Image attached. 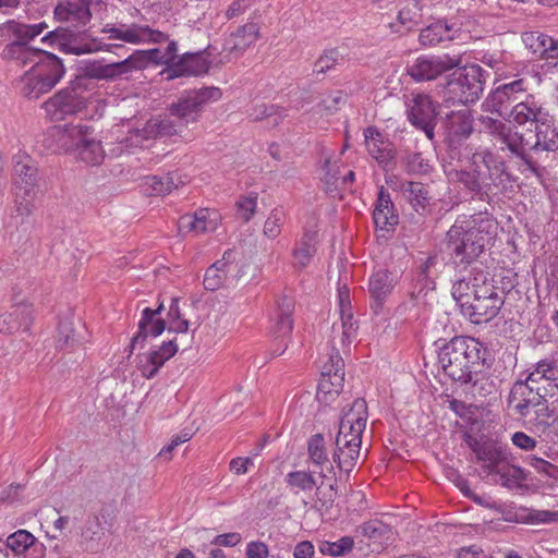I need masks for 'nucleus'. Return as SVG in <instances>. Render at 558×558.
Returning a JSON list of instances; mask_svg holds the SVG:
<instances>
[{"label":"nucleus","instance_id":"obj_1","mask_svg":"<svg viewBox=\"0 0 558 558\" xmlns=\"http://www.w3.org/2000/svg\"><path fill=\"white\" fill-rule=\"evenodd\" d=\"M447 155L451 160L468 159V168L457 171V181L472 197L492 204L512 189L514 181L505 159L488 148L473 149L465 142L474 131V118L468 108L452 110L441 119Z\"/></svg>","mask_w":558,"mask_h":558},{"label":"nucleus","instance_id":"obj_2","mask_svg":"<svg viewBox=\"0 0 558 558\" xmlns=\"http://www.w3.org/2000/svg\"><path fill=\"white\" fill-rule=\"evenodd\" d=\"M511 122L523 133L524 157H519L522 173L530 172L542 179L546 173L542 156H551L558 150V128L554 116L533 95L517 102L510 112Z\"/></svg>","mask_w":558,"mask_h":558},{"label":"nucleus","instance_id":"obj_3","mask_svg":"<svg viewBox=\"0 0 558 558\" xmlns=\"http://www.w3.org/2000/svg\"><path fill=\"white\" fill-rule=\"evenodd\" d=\"M489 219L480 215L460 216L446 233L445 250L456 267L466 268L472 265L489 241Z\"/></svg>","mask_w":558,"mask_h":558},{"label":"nucleus","instance_id":"obj_4","mask_svg":"<svg viewBox=\"0 0 558 558\" xmlns=\"http://www.w3.org/2000/svg\"><path fill=\"white\" fill-rule=\"evenodd\" d=\"M486 349L475 338L456 336L438 347V364L446 376L460 385H466L482 373Z\"/></svg>","mask_w":558,"mask_h":558},{"label":"nucleus","instance_id":"obj_5","mask_svg":"<svg viewBox=\"0 0 558 558\" xmlns=\"http://www.w3.org/2000/svg\"><path fill=\"white\" fill-rule=\"evenodd\" d=\"M487 71L476 63L456 66L442 88L446 104L469 105L476 102L484 92Z\"/></svg>","mask_w":558,"mask_h":558},{"label":"nucleus","instance_id":"obj_6","mask_svg":"<svg viewBox=\"0 0 558 558\" xmlns=\"http://www.w3.org/2000/svg\"><path fill=\"white\" fill-rule=\"evenodd\" d=\"M163 310V304L160 303L156 310L146 307L142 311V316L138 322V330L131 338L129 345V356L133 353L136 347L143 348L148 337L156 338L160 336L166 329L168 332L186 333L190 327V322L185 318H179L175 323L168 324L163 318L157 317Z\"/></svg>","mask_w":558,"mask_h":558},{"label":"nucleus","instance_id":"obj_7","mask_svg":"<svg viewBox=\"0 0 558 558\" xmlns=\"http://www.w3.org/2000/svg\"><path fill=\"white\" fill-rule=\"evenodd\" d=\"M87 92L84 86H81V80H74L69 86L46 100L43 108L52 121L64 120L87 108L88 97L85 95Z\"/></svg>","mask_w":558,"mask_h":558},{"label":"nucleus","instance_id":"obj_8","mask_svg":"<svg viewBox=\"0 0 558 558\" xmlns=\"http://www.w3.org/2000/svg\"><path fill=\"white\" fill-rule=\"evenodd\" d=\"M504 303L505 296L496 287L483 283L474 289L473 298L462 314L473 324L488 323L499 314Z\"/></svg>","mask_w":558,"mask_h":558},{"label":"nucleus","instance_id":"obj_9","mask_svg":"<svg viewBox=\"0 0 558 558\" xmlns=\"http://www.w3.org/2000/svg\"><path fill=\"white\" fill-rule=\"evenodd\" d=\"M529 81L519 75L513 77H505L492 92L488 94L485 104L492 112L499 114L500 117L508 116L515 106L512 104L523 97L527 96Z\"/></svg>","mask_w":558,"mask_h":558},{"label":"nucleus","instance_id":"obj_10","mask_svg":"<svg viewBox=\"0 0 558 558\" xmlns=\"http://www.w3.org/2000/svg\"><path fill=\"white\" fill-rule=\"evenodd\" d=\"M221 96V90L214 86L194 89L181 96L177 102L171 104L169 112L177 117L182 125H187L198 120L206 104L218 101Z\"/></svg>","mask_w":558,"mask_h":558},{"label":"nucleus","instance_id":"obj_11","mask_svg":"<svg viewBox=\"0 0 558 558\" xmlns=\"http://www.w3.org/2000/svg\"><path fill=\"white\" fill-rule=\"evenodd\" d=\"M461 63L460 57L445 54H423L407 66V74L417 83L438 78Z\"/></svg>","mask_w":558,"mask_h":558},{"label":"nucleus","instance_id":"obj_12","mask_svg":"<svg viewBox=\"0 0 558 558\" xmlns=\"http://www.w3.org/2000/svg\"><path fill=\"white\" fill-rule=\"evenodd\" d=\"M89 125L68 123L48 128L41 138V145L53 154L69 153L82 142V132H88Z\"/></svg>","mask_w":558,"mask_h":558},{"label":"nucleus","instance_id":"obj_13","mask_svg":"<svg viewBox=\"0 0 558 558\" xmlns=\"http://www.w3.org/2000/svg\"><path fill=\"white\" fill-rule=\"evenodd\" d=\"M401 275L396 269H389L384 267L375 268L367 283V291L369 294V308L378 315L392 294L396 286L398 284Z\"/></svg>","mask_w":558,"mask_h":558},{"label":"nucleus","instance_id":"obj_14","mask_svg":"<svg viewBox=\"0 0 558 558\" xmlns=\"http://www.w3.org/2000/svg\"><path fill=\"white\" fill-rule=\"evenodd\" d=\"M438 104L426 94H417L413 97L408 109V119L413 126L425 133L430 141L435 137L437 124Z\"/></svg>","mask_w":558,"mask_h":558},{"label":"nucleus","instance_id":"obj_15","mask_svg":"<svg viewBox=\"0 0 558 558\" xmlns=\"http://www.w3.org/2000/svg\"><path fill=\"white\" fill-rule=\"evenodd\" d=\"M482 125L485 131L500 142L509 153L519 160V157H524V142L523 132H519L517 126L511 122L485 117L482 119Z\"/></svg>","mask_w":558,"mask_h":558},{"label":"nucleus","instance_id":"obj_16","mask_svg":"<svg viewBox=\"0 0 558 558\" xmlns=\"http://www.w3.org/2000/svg\"><path fill=\"white\" fill-rule=\"evenodd\" d=\"M362 436L338 432L335 439L332 460L340 472L347 475L356 465L361 453Z\"/></svg>","mask_w":558,"mask_h":558},{"label":"nucleus","instance_id":"obj_17","mask_svg":"<svg viewBox=\"0 0 558 558\" xmlns=\"http://www.w3.org/2000/svg\"><path fill=\"white\" fill-rule=\"evenodd\" d=\"M464 441L475 453L476 459L485 462L483 468L488 474L504 464L508 459L507 449L493 440L480 441L470 434H464Z\"/></svg>","mask_w":558,"mask_h":558},{"label":"nucleus","instance_id":"obj_18","mask_svg":"<svg viewBox=\"0 0 558 558\" xmlns=\"http://www.w3.org/2000/svg\"><path fill=\"white\" fill-rule=\"evenodd\" d=\"M364 138L368 154L378 166L385 171L392 169L396 159L393 144L385 140L376 126H367L364 130Z\"/></svg>","mask_w":558,"mask_h":558},{"label":"nucleus","instance_id":"obj_19","mask_svg":"<svg viewBox=\"0 0 558 558\" xmlns=\"http://www.w3.org/2000/svg\"><path fill=\"white\" fill-rule=\"evenodd\" d=\"M372 216L375 228L380 231L393 232L399 223V215L390 193L383 185L378 189Z\"/></svg>","mask_w":558,"mask_h":558},{"label":"nucleus","instance_id":"obj_20","mask_svg":"<svg viewBox=\"0 0 558 558\" xmlns=\"http://www.w3.org/2000/svg\"><path fill=\"white\" fill-rule=\"evenodd\" d=\"M179 350L177 339H171L162 342L156 349L141 356L138 362V369L143 377L150 379L157 375L160 367Z\"/></svg>","mask_w":558,"mask_h":558},{"label":"nucleus","instance_id":"obj_21","mask_svg":"<svg viewBox=\"0 0 558 558\" xmlns=\"http://www.w3.org/2000/svg\"><path fill=\"white\" fill-rule=\"evenodd\" d=\"M211 61L206 57V50L197 52H186L174 62L170 69H167L168 78L172 80L180 76H199L209 71Z\"/></svg>","mask_w":558,"mask_h":558},{"label":"nucleus","instance_id":"obj_22","mask_svg":"<svg viewBox=\"0 0 558 558\" xmlns=\"http://www.w3.org/2000/svg\"><path fill=\"white\" fill-rule=\"evenodd\" d=\"M128 64L129 62L125 60L109 64L101 61H89L80 69L81 73L75 80H81V86H84L85 80H114L128 73Z\"/></svg>","mask_w":558,"mask_h":558},{"label":"nucleus","instance_id":"obj_23","mask_svg":"<svg viewBox=\"0 0 558 558\" xmlns=\"http://www.w3.org/2000/svg\"><path fill=\"white\" fill-rule=\"evenodd\" d=\"M438 263L437 255H430L416 268L413 278L415 284L413 289L409 291V295L412 300L425 296L429 290L435 289Z\"/></svg>","mask_w":558,"mask_h":558},{"label":"nucleus","instance_id":"obj_24","mask_svg":"<svg viewBox=\"0 0 558 558\" xmlns=\"http://www.w3.org/2000/svg\"><path fill=\"white\" fill-rule=\"evenodd\" d=\"M399 191L410 206L421 216L430 210V192L426 184L414 181H402Z\"/></svg>","mask_w":558,"mask_h":558},{"label":"nucleus","instance_id":"obj_25","mask_svg":"<svg viewBox=\"0 0 558 558\" xmlns=\"http://www.w3.org/2000/svg\"><path fill=\"white\" fill-rule=\"evenodd\" d=\"M14 184L23 192V197L31 196L37 186L38 170L28 156H20L14 161Z\"/></svg>","mask_w":558,"mask_h":558},{"label":"nucleus","instance_id":"obj_26","mask_svg":"<svg viewBox=\"0 0 558 558\" xmlns=\"http://www.w3.org/2000/svg\"><path fill=\"white\" fill-rule=\"evenodd\" d=\"M367 418V403L364 399L357 398L353 401L350 409L343 413L338 432L362 436Z\"/></svg>","mask_w":558,"mask_h":558},{"label":"nucleus","instance_id":"obj_27","mask_svg":"<svg viewBox=\"0 0 558 558\" xmlns=\"http://www.w3.org/2000/svg\"><path fill=\"white\" fill-rule=\"evenodd\" d=\"M525 47L539 59H558V39L541 32H525L522 34Z\"/></svg>","mask_w":558,"mask_h":558},{"label":"nucleus","instance_id":"obj_28","mask_svg":"<svg viewBox=\"0 0 558 558\" xmlns=\"http://www.w3.org/2000/svg\"><path fill=\"white\" fill-rule=\"evenodd\" d=\"M32 305L26 303H15L13 311L0 316V332L13 333L23 329L28 331L33 319Z\"/></svg>","mask_w":558,"mask_h":558},{"label":"nucleus","instance_id":"obj_29","mask_svg":"<svg viewBox=\"0 0 558 558\" xmlns=\"http://www.w3.org/2000/svg\"><path fill=\"white\" fill-rule=\"evenodd\" d=\"M32 69L52 88L61 81L65 73L62 60L48 51L41 53V58L36 61V66H32Z\"/></svg>","mask_w":558,"mask_h":558},{"label":"nucleus","instance_id":"obj_30","mask_svg":"<svg viewBox=\"0 0 558 558\" xmlns=\"http://www.w3.org/2000/svg\"><path fill=\"white\" fill-rule=\"evenodd\" d=\"M177 124L169 118L162 119H150L148 120L143 129H136L131 132L132 138L141 143L143 141L151 138L168 137L177 134Z\"/></svg>","mask_w":558,"mask_h":558},{"label":"nucleus","instance_id":"obj_31","mask_svg":"<svg viewBox=\"0 0 558 558\" xmlns=\"http://www.w3.org/2000/svg\"><path fill=\"white\" fill-rule=\"evenodd\" d=\"M293 311L294 301L292 298L282 295L277 300L278 317L272 329V333L276 340H289L293 330Z\"/></svg>","mask_w":558,"mask_h":558},{"label":"nucleus","instance_id":"obj_32","mask_svg":"<svg viewBox=\"0 0 558 558\" xmlns=\"http://www.w3.org/2000/svg\"><path fill=\"white\" fill-rule=\"evenodd\" d=\"M5 547L11 549L15 555H26L29 551L44 555V544L38 542L36 537L26 530H17L7 537Z\"/></svg>","mask_w":558,"mask_h":558},{"label":"nucleus","instance_id":"obj_33","mask_svg":"<svg viewBox=\"0 0 558 558\" xmlns=\"http://www.w3.org/2000/svg\"><path fill=\"white\" fill-rule=\"evenodd\" d=\"M93 129L89 126L88 132H82V142L77 143L73 151L80 160L87 165H99L105 157L101 143L90 137Z\"/></svg>","mask_w":558,"mask_h":558},{"label":"nucleus","instance_id":"obj_34","mask_svg":"<svg viewBox=\"0 0 558 558\" xmlns=\"http://www.w3.org/2000/svg\"><path fill=\"white\" fill-rule=\"evenodd\" d=\"M454 33L453 24H449L447 20H438L421 31L418 41L425 47L436 46L444 40H452Z\"/></svg>","mask_w":558,"mask_h":558},{"label":"nucleus","instance_id":"obj_35","mask_svg":"<svg viewBox=\"0 0 558 558\" xmlns=\"http://www.w3.org/2000/svg\"><path fill=\"white\" fill-rule=\"evenodd\" d=\"M183 181L177 172H169L162 175H148L144 179L145 192L149 196H165L173 189H177Z\"/></svg>","mask_w":558,"mask_h":558},{"label":"nucleus","instance_id":"obj_36","mask_svg":"<svg viewBox=\"0 0 558 558\" xmlns=\"http://www.w3.org/2000/svg\"><path fill=\"white\" fill-rule=\"evenodd\" d=\"M209 209L199 208L194 214H185L178 221V230L180 234L205 233L210 229Z\"/></svg>","mask_w":558,"mask_h":558},{"label":"nucleus","instance_id":"obj_37","mask_svg":"<svg viewBox=\"0 0 558 558\" xmlns=\"http://www.w3.org/2000/svg\"><path fill=\"white\" fill-rule=\"evenodd\" d=\"M534 388V384L525 379L515 381L510 390L508 398L509 405L513 407L514 412L520 417L524 418L527 416V402L532 397L531 395Z\"/></svg>","mask_w":558,"mask_h":558},{"label":"nucleus","instance_id":"obj_38","mask_svg":"<svg viewBox=\"0 0 558 558\" xmlns=\"http://www.w3.org/2000/svg\"><path fill=\"white\" fill-rule=\"evenodd\" d=\"M307 451L310 461L317 468H319V474L322 477H327L325 473V469L329 472H332L333 466L329 462L326 447H325V438L322 434L313 435L307 441Z\"/></svg>","mask_w":558,"mask_h":558},{"label":"nucleus","instance_id":"obj_39","mask_svg":"<svg viewBox=\"0 0 558 558\" xmlns=\"http://www.w3.org/2000/svg\"><path fill=\"white\" fill-rule=\"evenodd\" d=\"M496 484H500L509 489L521 487V483L526 480V472L517 465L501 464L489 473Z\"/></svg>","mask_w":558,"mask_h":558},{"label":"nucleus","instance_id":"obj_40","mask_svg":"<svg viewBox=\"0 0 558 558\" xmlns=\"http://www.w3.org/2000/svg\"><path fill=\"white\" fill-rule=\"evenodd\" d=\"M317 232L306 230L293 250L294 266L306 267L317 251Z\"/></svg>","mask_w":558,"mask_h":558},{"label":"nucleus","instance_id":"obj_41","mask_svg":"<svg viewBox=\"0 0 558 558\" xmlns=\"http://www.w3.org/2000/svg\"><path fill=\"white\" fill-rule=\"evenodd\" d=\"M17 88L19 93L28 99H37L52 89L32 68L21 77Z\"/></svg>","mask_w":558,"mask_h":558},{"label":"nucleus","instance_id":"obj_42","mask_svg":"<svg viewBox=\"0 0 558 558\" xmlns=\"http://www.w3.org/2000/svg\"><path fill=\"white\" fill-rule=\"evenodd\" d=\"M54 14L60 20L76 22L78 25H85L89 22L92 13L89 10V0L80 2H68L65 7L58 5Z\"/></svg>","mask_w":558,"mask_h":558},{"label":"nucleus","instance_id":"obj_43","mask_svg":"<svg viewBox=\"0 0 558 558\" xmlns=\"http://www.w3.org/2000/svg\"><path fill=\"white\" fill-rule=\"evenodd\" d=\"M507 521L532 524L558 522V511L520 508L513 515H509Z\"/></svg>","mask_w":558,"mask_h":558},{"label":"nucleus","instance_id":"obj_44","mask_svg":"<svg viewBox=\"0 0 558 558\" xmlns=\"http://www.w3.org/2000/svg\"><path fill=\"white\" fill-rule=\"evenodd\" d=\"M104 534L105 533L99 517L95 513L89 514L81 533L82 538L87 544V549L90 551H98L99 541Z\"/></svg>","mask_w":558,"mask_h":558},{"label":"nucleus","instance_id":"obj_45","mask_svg":"<svg viewBox=\"0 0 558 558\" xmlns=\"http://www.w3.org/2000/svg\"><path fill=\"white\" fill-rule=\"evenodd\" d=\"M129 62L128 72L132 70H140L147 65L149 62L155 63H165L168 62L167 58H165L163 52L158 49H149V50H136L133 54L124 59Z\"/></svg>","mask_w":558,"mask_h":558},{"label":"nucleus","instance_id":"obj_46","mask_svg":"<svg viewBox=\"0 0 558 558\" xmlns=\"http://www.w3.org/2000/svg\"><path fill=\"white\" fill-rule=\"evenodd\" d=\"M360 532L363 536L373 542L385 543L391 539L392 529L389 524L378 519H373L360 525Z\"/></svg>","mask_w":558,"mask_h":558},{"label":"nucleus","instance_id":"obj_47","mask_svg":"<svg viewBox=\"0 0 558 558\" xmlns=\"http://www.w3.org/2000/svg\"><path fill=\"white\" fill-rule=\"evenodd\" d=\"M8 28L16 37V40L28 45L32 39L43 34L44 31L48 28V25L46 22L24 24L16 21H9Z\"/></svg>","mask_w":558,"mask_h":558},{"label":"nucleus","instance_id":"obj_48","mask_svg":"<svg viewBox=\"0 0 558 558\" xmlns=\"http://www.w3.org/2000/svg\"><path fill=\"white\" fill-rule=\"evenodd\" d=\"M148 31V27H142L136 24L122 28L117 26H106L102 33L108 34L109 39H119L129 44H140L144 40L142 33Z\"/></svg>","mask_w":558,"mask_h":558},{"label":"nucleus","instance_id":"obj_49","mask_svg":"<svg viewBox=\"0 0 558 558\" xmlns=\"http://www.w3.org/2000/svg\"><path fill=\"white\" fill-rule=\"evenodd\" d=\"M527 381L531 384L539 385L542 381H547L549 379H558V366L554 361L550 360H541L534 365L533 371H531L526 377Z\"/></svg>","mask_w":558,"mask_h":558},{"label":"nucleus","instance_id":"obj_50","mask_svg":"<svg viewBox=\"0 0 558 558\" xmlns=\"http://www.w3.org/2000/svg\"><path fill=\"white\" fill-rule=\"evenodd\" d=\"M344 373H333L331 377H320L317 386V398L320 401H328V397L338 396L343 388Z\"/></svg>","mask_w":558,"mask_h":558},{"label":"nucleus","instance_id":"obj_51","mask_svg":"<svg viewBox=\"0 0 558 558\" xmlns=\"http://www.w3.org/2000/svg\"><path fill=\"white\" fill-rule=\"evenodd\" d=\"M344 60L338 48H330L324 50L314 63L313 72L316 74H325L335 69Z\"/></svg>","mask_w":558,"mask_h":558},{"label":"nucleus","instance_id":"obj_52","mask_svg":"<svg viewBox=\"0 0 558 558\" xmlns=\"http://www.w3.org/2000/svg\"><path fill=\"white\" fill-rule=\"evenodd\" d=\"M477 287L481 286L475 283L471 284L465 280V278L459 279L453 283L451 294L460 306L461 313L471 302L474 294V289H477Z\"/></svg>","mask_w":558,"mask_h":558},{"label":"nucleus","instance_id":"obj_53","mask_svg":"<svg viewBox=\"0 0 558 558\" xmlns=\"http://www.w3.org/2000/svg\"><path fill=\"white\" fill-rule=\"evenodd\" d=\"M402 167L408 174H426L429 171V165L422 153H408L402 158Z\"/></svg>","mask_w":558,"mask_h":558},{"label":"nucleus","instance_id":"obj_54","mask_svg":"<svg viewBox=\"0 0 558 558\" xmlns=\"http://www.w3.org/2000/svg\"><path fill=\"white\" fill-rule=\"evenodd\" d=\"M354 546V541L351 536H343L336 542H324L319 550L323 555L331 557H341L350 553Z\"/></svg>","mask_w":558,"mask_h":558},{"label":"nucleus","instance_id":"obj_55","mask_svg":"<svg viewBox=\"0 0 558 558\" xmlns=\"http://www.w3.org/2000/svg\"><path fill=\"white\" fill-rule=\"evenodd\" d=\"M78 343L80 341L76 338L72 322H60L58 326L57 347L61 350L73 349Z\"/></svg>","mask_w":558,"mask_h":558},{"label":"nucleus","instance_id":"obj_56","mask_svg":"<svg viewBox=\"0 0 558 558\" xmlns=\"http://www.w3.org/2000/svg\"><path fill=\"white\" fill-rule=\"evenodd\" d=\"M286 483L290 487L299 488L303 492H310L316 486V480L313 474L305 471H293L286 475Z\"/></svg>","mask_w":558,"mask_h":558},{"label":"nucleus","instance_id":"obj_57","mask_svg":"<svg viewBox=\"0 0 558 558\" xmlns=\"http://www.w3.org/2000/svg\"><path fill=\"white\" fill-rule=\"evenodd\" d=\"M229 272V269H223L218 264L210 265L205 272L203 284L207 291L218 290L223 282L225 276Z\"/></svg>","mask_w":558,"mask_h":558},{"label":"nucleus","instance_id":"obj_58","mask_svg":"<svg viewBox=\"0 0 558 558\" xmlns=\"http://www.w3.org/2000/svg\"><path fill=\"white\" fill-rule=\"evenodd\" d=\"M74 32L69 28L58 27L53 31L48 32L43 38L41 41L50 47H54L58 50L61 48L62 43H68L70 37Z\"/></svg>","mask_w":558,"mask_h":558},{"label":"nucleus","instance_id":"obj_59","mask_svg":"<svg viewBox=\"0 0 558 558\" xmlns=\"http://www.w3.org/2000/svg\"><path fill=\"white\" fill-rule=\"evenodd\" d=\"M74 32L69 28L58 27L53 31L48 32L43 38L41 41L50 47H54L58 50L61 48L62 43H68L70 37Z\"/></svg>","mask_w":558,"mask_h":558},{"label":"nucleus","instance_id":"obj_60","mask_svg":"<svg viewBox=\"0 0 558 558\" xmlns=\"http://www.w3.org/2000/svg\"><path fill=\"white\" fill-rule=\"evenodd\" d=\"M347 94L342 90H337L335 93H331L327 95L322 101L319 102V107L329 112L333 113L340 109L342 105L347 101Z\"/></svg>","mask_w":558,"mask_h":558},{"label":"nucleus","instance_id":"obj_61","mask_svg":"<svg viewBox=\"0 0 558 558\" xmlns=\"http://www.w3.org/2000/svg\"><path fill=\"white\" fill-rule=\"evenodd\" d=\"M529 465L534 468L537 472L547 475L548 477L558 480V466L536 456H529L526 458Z\"/></svg>","mask_w":558,"mask_h":558},{"label":"nucleus","instance_id":"obj_62","mask_svg":"<svg viewBox=\"0 0 558 558\" xmlns=\"http://www.w3.org/2000/svg\"><path fill=\"white\" fill-rule=\"evenodd\" d=\"M470 384H472L473 393H477L481 397L492 395L496 390L494 381L485 375H476Z\"/></svg>","mask_w":558,"mask_h":558},{"label":"nucleus","instance_id":"obj_63","mask_svg":"<svg viewBox=\"0 0 558 558\" xmlns=\"http://www.w3.org/2000/svg\"><path fill=\"white\" fill-rule=\"evenodd\" d=\"M337 497V478H332L331 483H328L327 492L323 493V497L317 500V509L322 513H327L332 508Z\"/></svg>","mask_w":558,"mask_h":558},{"label":"nucleus","instance_id":"obj_64","mask_svg":"<svg viewBox=\"0 0 558 558\" xmlns=\"http://www.w3.org/2000/svg\"><path fill=\"white\" fill-rule=\"evenodd\" d=\"M59 51L64 52V53H71V54H75V56H81V54H85V53L92 52L93 49H92L89 44H81V43H78L77 36L74 33L72 35V37H70L68 43H62L61 44V48L59 49Z\"/></svg>","mask_w":558,"mask_h":558}]
</instances>
